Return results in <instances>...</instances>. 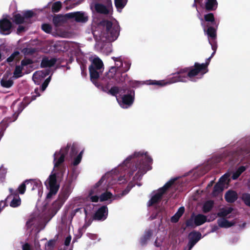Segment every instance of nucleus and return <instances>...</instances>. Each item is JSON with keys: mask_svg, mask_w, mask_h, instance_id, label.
Here are the masks:
<instances>
[{"mask_svg": "<svg viewBox=\"0 0 250 250\" xmlns=\"http://www.w3.org/2000/svg\"><path fill=\"white\" fill-rule=\"evenodd\" d=\"M108 214V209L106 206L101 207L96 212L94 216L95 219L97 220H105Z\"/></svg>", "mask_w": 250, "mask_h": 250, "instance_id": "20", "label": "nucleus"}, {"mask_svg": "<svg viewBox=\"0 0 250 250\" xmlns=\"http://www.w3.org/2000/svg\"><path fill=\"white\" fill-rule=\"evenodd\" d=\"M21 204V199L19 195L14 196L13 199L10 203V207L17 208Z\"/></svg>", "mask_w": 250, "mask_h": 250, "instance_id": "38", "label": "nucleus"}, {"mask_svg": "<svg viewBox=\"0 0 250 250\" xmlns=\"http://www.w3.org/2000/svg\"><path fill=\"white\" fill-rule=\"evenodd\" d=\"M22 250H31V246L28 243H25L22 245Z\"/></svg>", "mask_w": 250, "mask_h": 250, "instance_id": "60", "label": "nucleus"}, {"mask_svg": "<svg viewBox=\"0 0 250 250\" xmlns=\"http://www.w3.org/2000/svg\"><path fill=\"white\" fill-rule=\"evenodd\" d=\"M238 198L237 193L233 190L228 191L225 195V199L228 203H234Z\"/></svg>", "mask_w": 250, "mask_h": 250, "instance_id": "24", "label": "nucleus"}, {"mask_svg": "<svg viewBox=\"0 0 250 250\" xmlns=\"http://www.w3.org/2000/svg\"><path fill=\"white\" fill-rule=\"evenodd\" d=\"M194 221L192 218H190L187 220L186 222V225L187 227H193L194 226Z\"/></svg>", "mask_w": 250, "mask_h": 250, "instance_id": "56", "label": "nucleus"}, {"mask_svg": "<svg viewBox=\"0 0 250 250\" xmlns=\"http://www.w3.org/2000/svg\"><path fill=\"white\" fill-rule=\"evenodd\" d=\"M189 71V67H185L180 69L176 73L173 74V76L169 78L167 82H165L164 80L156 81L149 80L148 81V84L157 85L159 86H163L167 84H170L176 82H186V79L188 77V74Z\"/></svg>", "mask_w": 250, "mask_h": 250, "instance_id": "6", "label": "nucleus"}, {"mask_svg": "<svg viewBox=\"0 0 250 250\" xmlns=\"http://www.w3.org/2000/svg\"><path fill=\"white\" fill-rule=\"evenodd\" d=\"M78 146L76 144H68L66 146L62 148L59 152H56L54 154V169L56 171L52 172L48 179L45 182V185L49 192L47 194L46 198L49 199L53 195L56 194L59 188V184L56 179V173L62 177L66 170V167L62 166L65 156L69 152L71 157L76 155L78 153Z\"/></svg>", "mask_w": 250, "mask_h": 250, "instance_id": "1", "label": "nucleus"}, {"mask_svg": "<svg viewBox=\"0 0 250 250\" xmlns=\"http://www.w3.org/2000/svg\"><path fill=\"white\" fill-rule=\"evenodd\" d=\"M62 2L60 1L54 2L52 6V10L54 12H58L62 7Z\"/></svg>", "mask_w": 250, "mask_h": 250, "instance_id": "41", "label": "nucleus"}, {"mask_svg": "<svg viewBox=\"0 0 250 250\" xmlns=\"http://www.w3.org/2000/svg\"><path fill=\"white\" fill-rule=\"evenodd\" d=\"M214 202L212 200H208L204 204L203 206V211L207 213L209 212L213 208Z\"/></svg>", "mask_w": 250, "mask_h": 250, "instance_id": "34", "label": "nucleus"}, {"mask_svg": "<svg viewBox=\"0 0 250 250\" xmlns=\"http://www.w3.org/2000/svg\"><path fill=\"white\" fill-rule=\"evenodd\" d=\"M233 209L231 207H229L227 208H222L218 212L217 215L219 217L224 218L228 215L231 213L233 211Z\"/></svg>", "mask_w": 250, "mask_h": 250, "instance_id": "33", "label": "nucleus"}, {"mask_svg": "<svg viewBox=\"0 0 250 250\" xmlns=\"http://www.w3.org/2000/svg\"><path fill=\"white\" fill-rule=\"evenodd\" d=\"M71 240V236L70 235L67 236L65 239L64 245L66 246H69Z\"/></svg>", "mask_w": 250, "mask_h": 250, "instance_id": "59", "label": "nucleus"}, {"mask_svg": "<svg viewBox=\"0 0 250 250\" xmlns=\"http://www.w3.org/2000/svg\"><path fill=\"white\" fill-rule=\"evenodd\" d=\"M6 173V170L5 168L3 167H0V183H2L3 182L5 175Z\"/></svg>", "mask_w": 250, "mask_h": 250, "instance_id": "45", "label": "nucleus"}, {"mask_svg": "<svg viewBox=\"0 0 250 250\" xmlns=\"http://www.w3.org/2000/svg\"><path fill=\"white\" fill-rule=\"evenodd\" d=\"M109 174L103 176L102 178L90 189L86 197L87 201L97 202L99 200L101 202L107 201L111 203L112 201L117 198L108 190L110 186L107 184V178Z\"/></svg>", "mask_w": 250, "mask_h": 250, "instance_id": "3", "label": "nucleus"}, {"mask_svg": "<svg viewBox=\"0 0 250 250\" xmlns=\"http://www.w3.org/2000/svg\"><path fill=\"white\" fill-rule=\"evenodd\" d=\"M90 225V223H85V224L83 226L82 228H80L78 229L79 234L78 236L81 237L83 233L84 230Z\"/></svg>", "mask_w": 250, "mask_h": 250, "instance_id": "49", "label": "nucleus"}, {"mask_svg": "<svg viewBox=\"0 0 250 250\" xmlns=\"http://www.w3.org/2000/svg\"><path fill=\"white\" fill-rule=\"evenodd\" d=\"M189 71L188 72V77L191 79L199 74L203 75L208 71L207 68L204 63H199L198 62H195L193 66L189 67Z\"/></svg>", "mask_w": 250, "mask_h": 250, "instance_id": "12", "label": "nucleus"}, {"mask_svg": "<svg viewBox=\"0 0 250 250\" xmlns=\"http://www.w3.org/2000/svg\"><path fill=\"white\" fill-rule=\"evenodd\" d=\"M119 34V26L109 21H103L93 31V34L97 43L106 40L113 42L117 39Z\"/></svg>", "mask_w": 250, "mask_h": 250, "instance_id": "4", "label": "nucleus"}, {"mask_svg": "<svg viewBox=\"0 0 250 250\" xmlns=\"http://www.w3.org/2000/svg\"><path fill=\"white\" fill-rule=\"evenodd\" d=\"M32 63V61L30 59H24L21 61V65L24 68V66L31 64Z\"/></svg>", "mask_w": 250, "mask_h": 250, "instance_id": "52", "label": "nucleus"}, {"mask_svg": "<svg viewBox=\"0 0 250 250\" xmlns=\"http://www.w3.org/2000/svg\"><path fill=\"white\" fill-rule=\"evenodd\" d=\"M26 185H29L32 187V190L37 189L38 190L39 194L42 193V182L37 179L29 180L25 181Z\"/></svg>", "mask_w": 250, "mask_h": 250, "instance_id": "21", "label": "nucleus"}, {"mask_svg": "<svg viewBox=\"0 0 250 250\" xmlns=\"http://www.w3.org/2000/svg\"><path fill=\"white\" fill-rule=\"evenodd\" d=\"M0 84L3 87L10 88L13 84L12 78H9L7 75L4 74L0 81Z\"/></svg>", "mask_w": 250, "mask_h": 250, "instance_id": "26", "label": "nucleus"}, {"mask_svg": "<svg viewBox=\"0 0 250 250\" xmlns=\"http://www.w3.org/2000/svg\"><path fill=\"white\" fill-rule=\"evenodd\" d=\"M124 0H115V4L118 11L121 12L124 7Z\"/></svg>", "mask_w": 250, "mask_h": 250, "instance_id": "44", "label": "nucleus"}, {"mask_svg": "<svg viewBox=\"0 0 250 250\" xmlns=\"http://www.w3.org/2000/svg\"><path fill=\"white\" fill-rule=\"evenodd\" d=\"M207 221V217L203 214L197 215L194 219V223L195 226H199Z\"/></svg>", "mask_w": 250, "mask_h": 250, "instance_id": "31", "label": "nucleus"}, {"mask_svg": "<svg viewBox=\"0 0 250 250\" xmlns=\"http://www.w3.org/2000/svg\"><path fill=\"white\" fill-rule=\"evenodd\" d=\"M12 28L11 22L6 18L0 20V33L7 35L11 33Z\"/></svg>", "mask_w": 250, "mask_h": 250, "instance_id": "17", "label": "nucleus"}, {"mask_svg": "<svg viewBox=\"0 0 250 250\" xmlns=\"http://www.w3.org/2000/svg\"><path fill=\"white\" fill-rule=\"evenodd\" d=\"M153 235V230L149 229L146 230L143 235L140 238V244L141 245L144 246L146 244L147 241L150 240V238Z\"/></svg>", "mask_w": 250, "mask_h": 250, "instance_id": "25", "label": "nucleus"}, {"mask_svg": "<svg viewBox=\"0 0 250 250\" xmlns=\"http://www.w3.org/2000/svg\"><path fill=\"white\" fill-rule=\"evenodd\" d=\"M185 208L184 207H181L179 208L178 211L176 212V214L177 216H179V217H181L182 215L184 214L185 212Z\"/></svg>", "mask_w": 250, "mask_h": 250, "instance_id": "53", "label": "nucleus"}, {"mask_svg": "<svg viewBox=\"0 0 250 250\" xmlns=\"http://www.w3.org/2000/svg\"><path fill=\"white\" fill-rule=\"evenodd\" d=\"M9 197V196H8L5 200H1L0 201V212L5 207L7 206V200Z\"/></svg>", "mask_w": 250, "mask_h": 250, "instance_id": "50", "label": "nucleus"}, {"mask_svg": "<svg viewBox=\"0 0 250 250\" xmlns=\"http://www.w3.org/2000/svg\"><path fill=\"white\" fill-rule=\"evenodd\" d=\"M23 69V66L21 64L20 65H17L16 66L15 69L13 73V77L15 79H17L21 77L22 76V70Z\"/></svg>", "mask_w": 250, "mask_h": 250, "instance_id": "35", "label": "nucleus"}, {"mask_svg": "<svg viewBox=\"0 0 250 250\" xmlns=\"http://www.w3.org/2000/svg\"><path fill=\"white\" fill-rule=\"evenodd\" d=\"M50 80H51V76H49L48 78H47L44 81V82H43V83H42V86H41L42 91H44L45 90V89L47 87L49 82H50Z\"/></svg>", "mask_w": 250, "mask_h": 250, "instance_id": "46", "label": "nucleus"}, {"mask_svg": "<svg viewBox=\"0 0 250 250\" xmlns=\"http://www.w3.org/2000/svg\"><path fill=\"white\" fill-rule=\"evenodd\" d=\"M152 162V159L148 156L147 152H135L132 155L126 158V169L128 176L130 177L137 171L133 177V180H141L143 176L151 169L150 164Z\"/></svg>", "mask_w": 250, "mask_h": 250, "instance_id": "2", "label": "nucleus"}, {"mask_svg": "<svg viewBox=\"0 0 250 250\" xmlns=\"http://www.w3.org/2000/svg\"><path fill=\"white\" fill-rule=\"evenodd\" d=\"M201 233L199 231H192L188 234L189 241L196 244L201 238Z\"/></svg>", "mask_w": 250, "mask_h": 250, "instance_id": "27", "label": "nucleus"}, {"mask_svg": "<svg viewBox=\"0 0 250 250\" xmlns=\"http://www.w3.org/2000/svg\"><path fill=\"white\" fill-rule=\"evenodd\" d=\"M141 82L137 81H129L127 87H126V108L130 106L134 103L135 99V91L131 88H135L138 87Z\"/></svg>", "mask_w": 250, "mask_h": 250, "instance_id": "8", "label": "nucleus"}, {"mask_svg": "<svg viewBox=\"0 0 250 250\" xmlns=\"http://www.w3.org/2000/svg\"><path fill=\"white\" fill-rule=\"evenodd\" d=\"M72 188L70 184L66 185L63 187L62 191L60 194L59 200L58 201V202L60 204V208L63 205L64 202L67 199L72 191Z\"/></svg>", "mask_w": 250, "mask_h": 250, "instance_id": "18", "label": "nucleus"}, {"mask_svg": "<svg viewBox=\"0 0 250 250\" xmlns=\"http://www.w3.org/2000/svg\"><path fill=\"white\" fill-rule=\"evenodd\" d=\"M9 192L10 193V195H9V197L11 196V195H14V196H17V190H14L13 188H9Z\"/></svg>", "mask_w": 250, "mask_h": 250, "instance_id": "63", "label": "nucleus"}, {"mask_svg": "<svg viewBox=\"0 0 250 250\" xmlns=\"http://www.w3.org/2000/svg\"><path fill=\"white\" fill-rule=\"evenodd\" d=\"M201 25L204 27V32L208 35V40L209 44L212 43H217V29L218 24L215 25H209V24L205 25L204 23L201 22Z\"/></svg>", "mask_w": 250, "mask_h": 250, "instance_id": "10", "label": "nucleus"}, {"mask_svg": "<svg viewBox=\"0 0 250 250\" xmlns=\"http://www.w3.org/2000/svg\"><path fill=\"white\" fill-rule=\"evenodd\" d=\"M87 237L92 241V242L95 243L100 240V238L96 234L88 233L86 234Z\"/></svg>", "mask_w": 250, "mask_h": 250, "instance_id": "42", "label": "nucleus"}, {"mask_svg": "<svg viewBox=\"0 0 250 250\" xmlns=\"http://www.w3.org/2000/svg\"><path fill=\"white\" fill-rule=\"evenodd\" d=\"M246 168L244 166H240L238 167L237 171H238V173H240L241 174L246 170Z\"/></svg>", "mask_w": 250, "mask_h": 250, "instance_id": "62", "label": "nucleus"}, {"mask_svg": "<svg viewBox=\"0 0 250 250\" xmlns=\"http://www.w3.org/2000/svg\"><path fill=\"white\" fill-rule=\"evenodd\" d=\"M241 198L245 204L250 207V194L248 193H243Z\"/></svg>", "mask_w": 250, "mask_h": 250, "instance_id": "40", "label": "nucleus"}, {"mask_svg": "<svg viewBox=\"0 0 250 250\" xmlns=\"http://www.w3.org/2000/svg\"><path fill=\"white\" fill-rule=\"evenodd\" d=\"M91 61V64L89 66L91 81L96 86L99 87L100 85L97 80L104 71V64L97 56L93 57Z\"/></svg>", "mask_w": 250, "mask_h": 250, "instance_id": "7", "label": "nucleus"}, {"mask_svg": "<svg viewBox=\"0 0 250 250\" xmlns=\"http://www.w3.org/2000/svg\"><path fill=\"white\" fill-rule=\"evenodd\" d=\"M115 67L117 69V68H119L120 66L123 65V62L121 61L120 58H116V60H115Z\"/></svg>", "mask_w": 250, "mask_h": 250, "instance_id": "55", "label": "nucleus"}, {"mask_svg": "<svg viewBox=\"0 0 250 250\" xmlns=\"http://www.w3.org/2000/svg\"><path fill=\"white\" fill-rule=\"evenodd\" d=\"M106 5L102 3H96L95 4L94 7L97 12L104 14H110L112 11V3L111 0H106Z\"/></svg>", "mask_w": 250, "mask_h": 250, "instance_id": "16", "label": "nucleus"}, {"mask_svg": "<svg viewBox=\"0 0 250 250\" xmlns=\"http://www.w3.org/2000/svg\"><path fill=\"white\" fill-rule=\"evenodd\" d=\"M202 22L203 23L204 20L207 22L206 24H209V25H215L218 24V23L215 21L214 14L212 13H209L205 14L204 16V19L202 18L200 19Z\"/></svg>", "mask_w": 250, "mask_h": 250, "instance_id": "23", "label": "nucleus"}, {"mask_svg": "<svg viewBox=\"0 0 250 250\" xmlns=\"http://www.w3.org/2000/svg\"><path fill=\"white\" fill-rule=\"evenodd\" d=\"M180 217L179 216H177L176 214L175 213L173 216H172L171 218V222L172 223H177L178 222Z\"/></svg>", "mask_w": 250, "mask_h": 250, "instance_id": "57", "label": "nucleus"}, {"mask_svg": "<svg viewBox=\"0 0 250 250\" xmlns=\"http://www.w3.org/2000/svg\"><path fill=\"white\" fill-rule=\"evenodd\" d=\"M82 159V158H81V156H77L74 158V160L72 163V165L76 166L79 165L81 162Z\"/></svg>", "mask_w": 250, "mask_h": 250, "instance_id": "51", "label": "nucleus"}, {"mask_svg": "<svg viewBox=\"0 0 250 250\" xmlns=\"http://www.w3.org/2000/svg\"><path fill=\"white\" fill-rule=\"evenodd\" d=\"M49 74V70L48 69L37 71L33 74L32 79L35 84H39Z\"/></svg>", "mask_w": 250, "mask_h": 250, "instance_id": "19", "label": "nucleus"}, {"mask_svg": "<svg viewBox=\"0 0 250 250\" xmlns=\"http://www.w3.org/2000/svg\"><path fill=\"white\" fill-rule=\"evenodd\" d=\"M131 62L130 60H127L126 59V72L130 69Z\"/></svg>", "mask_w": 250, "mask_h": 250, "instance_id": "64", "label": "nucleus"}, {"mask_svg": "<svg viewBox=\"0 0 250 250\" xmlns=\"http://www.w3.org/2000/svg\"><path fill=\"white\" fill-rule=\"evenodd\" d=\"M26 228L30 232L36 233L33 242V248L35 250H45L44 241L46 238L39 240L38 233L44 228L43 221L39 216H32L26 223Z\"/></svg>", "mask_w": 250, "mask_h": 250, "instance_id": "5", "label": "nucleus"}, {"mask_svg": "<svg viewBox=\"0 0 250 250\" xmlns=\"http://www.w3.org/2000/svg\"><path fill=\"white\" fill-rule=\"evenodd\" d=\"M218 226L222 228H229L234 225L233 222H230L226 218L219 219L217 220Z\"/></svg>", "mask_w": 250, "mask_h": 250, "instance_id": "29", "label": "nucleus"}, {"mask_svg": "<svg viewBox=\"0 0 250 250\" xmlns=\"http://www.w3.org/2000/svg\"><path fill=\"white\" fill-rule=\"evenodd\" d=\"M26 183H25V181L19 187L18 190L20 194H23L25 192L26 189Z\"/></svg>", "mask_w": 250, "mask_h": 250, "instance_id": "47", "label": "nucleus"}, {"mask_svg": "<svg viewBox=\"0 0 250 250\" xmlns=\"http://www.w3.org/2000/svg\"><path fill=\"white\" fill-rule=\"evenodd\" d=\"M211 46V48L213 50V52L211 54V56H210L211 58H212L213 56L214 55V54L216 53L217 48V43H212L211 44H210Z\"/></svg>", "mask_w": 250, "mask_h": 250, "instance_id": "54", "label": "nucleus"}, {"mask_svg": "<svg viewBox=\"0 0 250 250\" xmlns=\"http://www.w3.org/2000/svg\"><path fill=\"white\" fill-rule=\"evenodd\" d=\"M105 82L108 80H112L117 83H120L125 80L122 76L121 72L115 67H111L108 72L105 74L104 78Z\"/></svg>", "mask_w": 250, "mask_h": 250, "instance_id": "13", "label": "nucleus"}, {"mask_svg": "<svg viewBox=\"0 0 250 250\" xmlns=\"http://www.w3.org/2000/svg\"><path fill=\"white\" fill-rule=\"evenodd\" d=\"M135 186V184H133L132 182H130L127 186L126 187V194L130 191L131 188Z\"/></svg>", "mask_w": 250, "mask_h": 250, "instance_id": "58", "label": "nucleus"}, {"mask_svg": "<svg viewBox=\"0 0 250 250\" xmlns=\"http://www.w3.org/2000/svg\"><path fill=\"white\" fill-rule=\"evenodd\" d=\"M225 186L219 182H217L213 188V191L212 192V195L213 196H217L218 194L221 192L224 188Z\"/></svg>", "mask_w": 250, "mask_h": 250, "instance_id": "32", "label": "nucleus"}, {"mask_svg": "<svg viewBox=\"0 0 250 250\" xmlns=\"http://www.w3.org/2000/svg\"><path fill=\"white\" fill-rule=\"evenodd\" d=\"M34 13L31 10L25 11L23 15L21 14H16L13 17V21L16 24L30 23V18L32 17Z\"/></svg>", "mask_w": 250, "mask_h": 250, "instance_id": "15", "label": "nucleus"}, {"mask_svg": "<svg viewBox=\"0 0 250 250\" xmlns=\"http://www.w3.org/2000/svg\"><path fill=\"white\" fill-rule=\"evenodd\" d=\"M42 28L44 32L48 33L51 32L52 29L51 25L46 23L43 24Z\"/></svg>", "mask_w": 250, "mask_h": 250, "instance_id": "48", "label": "nucleus"}, {"mask_svg": "<svg viewBox=\"0 0 250 250\" xmlns=\"http://www.w3.org/2000/svg\"><path fill=\"white\" fill-rule=\"evenodd\" d=\"M230 174L229 173H226L224 174L223 176H222L219 179L218 182H219L222 185L225 186L226 184H228L229 181V177Z\"/></svg>", "mask_w": 250, "mask_h": 250, "instance_id": "37", "label": "nucleus"}, {"mask_svg": "<svg viewBox=\"0 0 250 250\" xmlns=\"http://www.w3.org/2000/svg\"><path fill=\"white\" fill-rule=\"evenodd\" d=\"M80 213L81 214L83 213L84 217L85 218V220H86V219L88 218V216L89 214V212L88 211V208L86 207V208H77L73 210L71 213L70 216L71 219L73 218V217L76 215V214Z\"/></svg>", "mask_w": 250, "mask_h": 250, "instance_id": "28", "label": "nucleus"}, {"mask_svg": "<svg viewBox=\"0 0 250 250\" xmlns=\"http://www.w3.org/2000/svg\"><path fill=\"white\" fill-rule=\"evenodd\" d=\"M202 1H203V0H194V3L192 5V6L194 7H195L197 9V4L198 3L200 4H202Z\"/></svg>", "mask_w": 250, "mask_h": 250, "instance_id": "61", "label": "nucleus"}, {"mask_svg": "<svg viewBox=\"0 0 250 250\" xmlns=\"http://www.w3.org/2000/svg\"><path fill=\"white\" fill-rule=\"evenodd\" d=\"M176 179H173L166 183L164 186L158 189V192L152 196L147 203L148 207L152 206L153 205L159 203L162 199L163 195L166 191L170 188L174 184Z\"/></svg>", "mask_w": 250, "mask_h": 250, "instance_id": "9", "label": "nucleus"}, {"mask_svg": "<svg viewBox=\"0 0 250 250\" xmlns=\"http://www.w3.org/2000/svg\"><path fill=\"white\" fill-rule=\"evenodd\" d=\"M64 18H66L64 16L58 15L56 17H55L53 18V23L55 24L56 26H58L61 25L64 21Z\"/></svg>", "mask_w": 250, "mask_h": 250, "instance_id": "39", "label": "nucleus"}, {"mask_svg": "<svg viewBox=\"0 0 250 250\" xmlns=\"http://www.w3.org/2000/svg\"><path fill=\"white\" fill-rule=\"evenodd\" d=\"M109 93L116 97V100L121 107L125 108V90L124 88L114 86L109 90Z\"/></svg>", "mask_w": 250, "mask_h": 250, "instance_id": "11", "label": "nucleus"}, {"mask_svg": "<svg viewBox=\"0 0 250 250\" xmlns=\"http://www.w3.org/2000/svg\"><path fill=\"white\" fill-rule=\"evenodd\" d=\"M218 5L217 0H205L204 8L206 12L214 11L217 9Z\"/></svg>", "mask_w": 250, "mask_h": 250, "instance_id": "22", "label": "nucleus"}, {"mask_svg": "<svg viewBox=\"0 0 250 250\" xmlns=\"http://www.w3.org/2000/svg\"><path fill=\"white\" fill-rule=\"evenodd\" d=\"M66 18L73 19L77 22L85 23L88 20L87 14L83 11L70 12L65 15Z\"/></svg>", "mask_w": 250, "mask_h": 250, "instance_id": "14", "label": "nucleus"}, {"mask_svg": "<svg viewBox=\"0 0 250 250\" xmlns=\"http://www.w3.org/2000/svg\"><path fill=\"white\" fill-rule=\"evenodd\" d=\"M56 243L55 239H51L47 242L44 241L45 250H53Z\"/></svg>", "mask_w": 250, "mask_h": 250, "instance_id": "36", "label": "nucleus"}, {"mask_svg": "<svg viewBox=\"0 0 250 250\" xmlns=\"http://www.w3.org/2000/svg\"><path fill=\"white\" fill-rule=\"evenodd\" d=\"M56 60L54 58L49 59L44 58L42 59L41 62V66L42 67H50L52 66L56 63Z\"/></svg>", "mask_w": 250, "mask_h": 250, "instance_id": "30", "label": "nucleus"}, {"mask_svg": "<svg viewBox=\"0 0 250 250\" xmlns=\"http://www.w3.org/2000/svg\"><path fill=\"white\" fill-rule=\"evenodd\" d=\"M20 55V52L19 51H15L14 53H13L9 57L7 60L6 61L8 62H12L14 60L17 59L19 56Z\"/></svg>", "mask_w": 250, "mask_h": 250, "instance_id": "43", "label": "nucleus"}]
</instances>
